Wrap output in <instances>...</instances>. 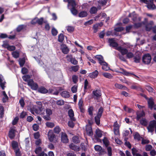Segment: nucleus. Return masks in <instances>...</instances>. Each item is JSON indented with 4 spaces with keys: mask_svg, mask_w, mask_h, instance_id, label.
I'll list each match as a JSON object with an SVG mask.
<instances>
[{
    "mask_svg": "<svg viewBox=\"0 0 156 156\" xmlns=\"http://www.w3.org/2000/svg\"><path fill=\"white\" fill-rule=\"evenodd\" d=\"M103 111V108L101 107H100L98 109L97 115L94 117L95 122L98 126H99L100 124V118L102 116Z\"/></svg>",
    "mask_w": 156,
    "mask_h": 156,
    "instance_id": "obj_1",
    "label": "nucleus"
},
{
    "mask_svg": "<svg viewBox=\"0 0 156 156\" xmlns=\"http://www.w3.org/2000/svg\"><path fill=\"white\" fill-rule=\"evenodd\" d=\"M140 1L146 4L147 7L149 9H155L156 6L153 3V0H140Z\"/></svg>",
    "mask_w": 156,
    "mask_h": 156,
    "instance_id": "obj_2",
    "label": "nucleus"
},
{
    "mask_svg": "<svg viewBox=\"0 0 156 156\" xmlns=\"http://www.w3.org/2000/svg\"><path fill=\"white\" fill-rule=\"evenodd\" d=\"M104 144L106 147H107V150L108 152V156H112V149L111 147H108L109 144V142L106 137H104L103 140Z\"/></svg>",
    "mask_w": 156,
    "mask_h": 156,
    "instance_id": "obj_3",
    "label": "nucleus"
},
{
    "mask_svg": "<svg viewBox=\"0 0 156 156\" xmlns=\"http://www.w3.org/2000/svg\"><path fill=\"white\" fill-rule=\"evenodd\" d=\"M156 133V121L155 120H153L150 122L149 125L147 127V129L148 132L152 133L154 130Z\"/></svg>",
    "mask_w": 156,
    "mask_h": 156,
    "instance_id": "obj_4",
    "label": "nucleus"
},
{
    "mask_svg": "<svg viewBox=\"0 0 156 156\" xmlns=\"http://www.w3.org/2000/svg\"><path fill=\"white\" fill-rule=\"evenodd\" d=\"M12 147L16 153V156H20L21 154L20 152V150L18 148V143L15 141H13L12 142Z\"/></svg>",
    "mask_w": 156,
    "mask_h": 156,
    "instance_id": "obj_5",
    "label": "nucleus"
},
{
    "mask_svg": "<svg viewBox=\"0 0 156 156\" xmlns=\"http://www.w3.org/2000/svg\"><path fill=\"white\" fill-rule=\"evenodd\" d=\"M46 115L43 116L44 119L46 121H50L51 119V115L52 114V110L50 108H47L45 109Z\"/></svg>",
    "mask_w": 156,
    "mask_h": 156,
    "instance_id": "obj_6",
    "label": "nucleus"
},
{
    "mask_svg": "<svg viewBox=\"0 0 156 156\" xmlns=\"http://www.w3.org/2000/svg\"><path fill=\"white\" fill-rule=\"evenodd\" d=\"M151 58L150 55L147 53L144 55L142 57V62L143 63L146 64H149L150 63Z\"/></svg>",
    "mask_w": 156,
    "mask_h": 156,
    "instance_id": "obj_7",
    "label": "nucleus"
},
{
    "mask_svg": "<svg viewBox=\"0 0 156 156\" xmlns=\"http://www.w3.org/2000/svg\"><path fill=\"white\" fill-rule=\"evenodd\" d=\"M28 85L31 87L32 90H37L38 88V84L36 83H34L33 79H30L28 81Z\"/></svg>",
    "mask_w": 156,
    "mask_h": 156,
    "instance_id": "obj_8",
    "label": "nucleus"
},
{
    "mask_svg": "<svg viewBox=\"0 0 156 156\" xmlns=\"http://www.w3.org/2000/svg\"><path fill=\"white\" fill-rule=\"evenodd\" d=\"M68 6L70 8V10H76L77 4L75 0H69Z\"/></svg>",
    "mask_w": 156,
    "mask_h": 156,
    "instance_id": "obj_9",
    "label": "nucleus"
},
{
    "mask_svg": "<svg viewBox=\"0 0 156 156\" xmlns=\"http://www.w3.org/2000/svg\"><path fill=\"white\" fill-rule=\"evenodd\" d=\"M48 140L50 142H53L56 139V136L52 130L48 131Z\"/></svg>",
    "mask_w": 156,
    "mask_h": 156,
    "instance_id": "obj_10",
    "label": "nucleus"
},
{
    "mask_svg": "<svg viewBox=\"0 0 156 156\" xmlns=\"http://www.w3.org/2000/svg\"><path fill=\"white\" fill-rule=\"evenodd\" d=\"M68 61L71 62V63L73 65H76L78 63V61L76 60L75 58H73L72 55H68L66 56Z\"/></svg>",
    "mask_w": 156,
    "mask_h": 156,
    "instance_id": "obj_11",
    "label": "nucleus"
},
{
    "mask_svg": "<svg viewBox=\"0 0 156 156\" xmlns=\"http://www.w3.org/2000/svg\"><path fill=\"white\" fill-rule=\"evenodd\" d=\"M141 54L140 53L136 52L133 57L134 62L136 63H140L141 60Z\"/></svg>",
    "mask_w": 156,
    "mask_h": 156,
    "instance_id": "obj_12",
    "label": "nucleus"
},
{
    "mask_svg": "<svg viewBox=\"0 0 156 156\" xmlns=\"http://www.w3.org/2000/svg\"><path fill=\"white\" fill-rule=\"evenodd\" d=\"M36 104L38 105L39 106H37V108H36L34 110V112L36 113H40L43 110L42 104L41 101H37L36 102Z\"/></svg>",
    "mask_w": 156,
    "mask_h": 156,
    "instance_id": "obj_13",
    "label": "nucleus"
},
{
    "mask_svg": "<svg viewBox=\"0 0 156 156\" xmlns=\"http://www.w3.org/2000/svg\"><path fill=\"white\" fill-rule=\"evenodd\" d=\"M147 103L148 108L151 110L153 108H154V99L152 97L148 98L147 100Z\"/></svg>",
    "mask_w": 156,
    "mask_h": 156,
    "instance_id": "obj_14",
    "label": "nucleus"
},
{
    "mask_svg": "<svg viewBox=\"0 0 156 156\" xmlns=\"http://www.w3.org/2000/svg\"><path fill=\"white\" fill-rule=\"evenodd\" d=\"M108 41L110 46L116 48L118 47V44L115 41L114 38H109Z\"/></svg>",
    "mask_w": 156,
    "mask_h": 156,
    "instance_id": "obj_15",
    "label": "nucleus"
},
{
    "mask_svg": "<svg viewBox=\"0 0 156 156\" xmlns=\"http://www.w3.org/2000/svg\"><path fill=\"white\" fill-rule=\"evenodd\" d=\"M116 49L120 52L122 55H126L128 51L126 48H123L120 46L118 47Z\"/></svg>",
    "mask_w": 156,
    "mask_h": 156,
    "instance_id": "obj_16",
    "label": "nucleus"
},
{
    "mask_svg": "<svg viewBox=\"0 0 156 156\" xmlns=\"http://www.w3.org/2000/svg\"><path fill=\"white\" fill-rule=\"evenodd\" d=\"M16 131V130L13 128H11L9 131L8 136L11 139H13L15 137Z\"/></svg>",
    "mask_w": 156,
    "mask_h": 156,
    "instance_id": "obj_17",
    "label": "nucleus"
},
{
    "mask_svg": "<svg viewBox=\"0 0 156 156\" xmlns=\"http://www.w3.org/2000/svg\"><path fill=\"white\" fill-rule=\"evenodd\" d=\"M61 133V141L64 143H67L69 141V140L67 134L63 132H62Z\"/></svg>",
    "mask_w": 156,
    "mask_h": 156,
    "instance_id": "obj_18",
    "label": "nucleus"
},
{
    "mask_svg": "<svg viewBox=\"0 0 156 156\" xmlns=\"http://www.w3.org/2000/svg\"><path fill=\"white\" fill-rule=\"evenodd\" d=\"M86 131L87 134L89 136H91L93 135V132L91 126L90 125H86Z\"/></svg>",
    "mask_w": 156,
    "mask_h": 156,
    "instance_id": "obj_19",
    "label": "nucleus"
},
{
    "mask_svg": "<svg viewBox=\"0 0 156 156\" xmlns=\"http://www.w3.org/2000/svg\"><path fill=\"white\" fill-rule=\"evenodd\" d=\"M136 120L138 121L141 117H143L145 116V112L144 111H142L137 112L136 113Z\"/></svg>",
    "mask_w": 156,
    "mask_h": 156,
    "instance_id": "obj_20",
    "label": "nucleus"
},
{
    "mask_svg": "<svg viewBox=\"0 0 156 156\" xmlns=\"http://www.w3.org/2000/svg\"><path fill=\"white\" fill-rule=\"evenodd\" d=\"M154 24V22L153 21H151L149 23L146 24L145 29L146 31H150L152 29V26Z\"/></svg>",
    "mask_w": 156,
    "mask_h": 156,
    "instance_id": "obj_21",
    "label": "nucleus"
},
{
    "mask_svg": "<svg viewBox=\"0 0 156 156\" xmlns=\"http://www.w3.org/2000/svg\"><path fill=\"white\" fill-rule=\"evenodd\" d=\"M68 116L70 117L71 120L76 121V119L74 117V112L72 109H70L68 111Z\"/></svg>",
    "mask_w": 156,
    "mask_h": 156,
    "instance_id": "obj_22",
    "label": "nucleus"
},
{
    "mask_svg": "<svg viewBox=\"0 0 156 156\" xmlns=\"http://www.w3.org/2000/svg\"><path fill=\"white\" fill-rule=\"evenodd\" d=\"M61 49L62 52L65 54H67L69 51V49L65 44L62 45Z\"/></svg>",
    "mask_w": 156,
    "mask_h": 156,
    "instance_id": "obj_23",
    "label": "nucleus"
},
{
    "mask_svg": "<svg viewBox=\"0 0 156 156\" xmlns=\"http://www.w3.org/2000/svg\"><path fill=\"white\" fill-rule=\"evenodd\" d=\"M37 91L41 94H46L48 92V90L44 87L41 86L38 88Z\"/></svg>",
    "mask_w": 156,
    "mask_h": 156,
    "instance_id": "obj_24",
    "label": "nucleus"
},
{
    "mask_svg": "<svg viewBox=\"0 0 156 156\" xmlns=\"http://www.w3.org/2000/svg\"><path fill=\"white\" fill-rule=\"evenodd\" d=\"M120 70L122 71V72H121V73H122V74H123L124 75H125L126 76H129L130 75H133L135 76H136V77H137V78H139V77L138 76H136L134 74H133V73H131L128 72L126 70H125L124 69H123L122 68H120Z\"/></svg>",
    "mask_w": 156,
    "mask_h": 156,
    "instance_id": "obj_25",
    "label": "nucleus"
},
{
    "mask_svg": "<svg viewBox=\"0 0 156 156\" xmlns=\"http://www.w3.org/2000/svg\"><path fill=\"white\" fill-rule=\"evenodd\" d=\"M61 96L65 98H68L70 96L69 93L67 91L65 90L61 93Z\"/></svg>",
    "mask_w": 156,
    "mask_h": 156,
    "instance_id": "obj_26",
    "label": "nucleus"
},
{
    "mask_svg": "<svg viewBox=\"0 0 156 156\" xmlns=\"http://www.w3.org/2000/svg\"><path fill=\"white\" fill-rule=\"evenodd\" d=\"M95 58L98 59L100 65H102V64L105 62L104 61L103 56L101 55H97L95 56Z\"/></svg>",
    "mask_w": 156,
    "mask_h": 156,
    "instance_id": "obj_27",
    "label": "nucleus"
},
{
    "mask_svg": "<svg viewBox=\"0 0 156 156\" xmlns=\"http://www.w3.org/2000/svg\"><path fill=\"white\" fill-rule=\"evenodd\" d=\"M98 72L97 70H95L92 73H90L89 75V76L92 78H95L98 76Z\"/></svg>",
    "mask_w": 156,
    "mask_h": 156,
    "instance_id": "obj_28",
    "label": "nucleus"
},
{
    "mask_svg": "<svg viewBox=\"0 0 156 156\" xmlns=\"http://www.w3.org/2000/svg\"><path fill=\"white\" fill-rule=\"evenodd\" d=\"M69 148L70 149L76 151H78L79 150V147L75 145L73 143H71L69 145Z\"/></svg>",
    "mask_w": 156,
    "mask_h": 156,
    "instance_id": "obj_29",
    "label": "nucleus"
},
{
    "mask_svg": "<svg viewBox=\"0 0 156 156\" xmlns=\"http://www.w3.org/2000/svg\"><path fill=\"white\" fill-rule=\"evenodd\" d=\"M101 65L103 66H102V69L105 71H107L110 69V67L108 66V64L106 62H104Z\"/></svg>",
    "mask_w": 156,
    "mask_h": 156,
    "instance_id": "obj_30",
    "label": "nucleus"
},
{
    "mask_svg": "<svg viewBox=\"0 0 156 156\" xmlns=\"http://www.w3.org/2000/svg\"><path fill=\"white\" fill-rule=\"evenodd\" d=\"M115 87L119 89H123L124 90H127V88L126 86L122 85L118 83H116L115 84Z\"/></svg>",
    "mask_w": 156,
    "mask_h": 156,
    "instance_id": "obj_31",
    "label": "nucleus"
},
{
    "mask_svg": "<svg viewBox=\"0 0 156 156\" xmlns=\"http://www.w3.org/2000/svg\"><path fill=\"white\" fill-rule=\"evenodd\" d=\"M94 95L97 97H99L101 95V91L99 90H94L92 92Z\"/></svg>",
    "mask_w": 156,
    "mask_h": 156,
    "instance_id": "obj_32",
    "label": "nucleus"
},
{
    "mask_svg": "<svg viewBox=\"0 0 156 156\" xmlns=\"http://www.w3.org/2000/svg\"><path fill=\"white\" fill-rule=\"evenodd\" d=\"M87 13L86 11H82L80 12L78 16L80 17H84L87 16Z\"/></svg>",
    "mask_w": 156,
    "mask_h": 156,
    "instance_id": "obj_33",
    "label": "nucleus"
},
{
    "mask_svg": "<svg viewBox=\"0 0 156 156\" xmlns=\"http://www.w3.org/2000/svg\"><path fill=\"white\" fill-rule=\"evenodd\" d=\"M90 6L89 4L87 3L83 4L82 5V8L83 9L88 10L90 9Z\"/></svg>",
    "mask_w": 156,
    "mask_h": 156,
    "instance_id": "obj_34",
    "label": "nucleus"
},
{
    "mask_svg": "<svg viewBox=\"0 0 156 156\" xmlns=\"http://www.w3.org/2000/svg\"><path fill=\"white\" fill-rule=\"evenodd\" d=\"M140 123L143 126H146L147 124V121L145 118H143L140 120Z\"/></svg>",
    "mask_w": 156,
    "mask_h": 156,
    "instance_id": "obj_35",
    "label": "nucleus"
},
{
    "mask_svg": "<svg viewBox=\"0 0 156 156\" xmlns=\"http://www.w3.org/2000/svg\"><path fill=\"white\" fill-rule=\"evenodd\" d=\"M73 141L75 143L78 144L80 143V140L79 137L77 136H75L73 137Z\"/></svg>",
    "mask_w": 156,
    "mask_h": 156,
    "instance_id": "obj_36",
    "label": "nucleus"
},
{
    "mask_svg": "<svg viewBox=\"0 0 156 156\" xmlns=\"http://www.w3.org/2000/svg\"><path fill=\"white\" fill-rule=\"evenodd\" d=\"M94 110V108L92 106H90L88 109L89 115L91 116L93 115V112Z\"/></svg>",
    "mask_w": 156,
    "mask_h": 156,
    "instance_id": "obj_37",
    "label": "nucleus"
},
{
    "mask_svg": "<svg viewBox=\"0 0 156 156\" xmlns=\"http://www.w3.org/2000/svg\"><path fill=\"white\" fill-rule=\"evenodd\" d=\"M144 24H145V23L144 22L135 23L134 24V27L136 28H138L141 27Z\"/></svg>",
    "mask_w": 156,
    "mask_h": 156,
    "instance_id": "obj_38",
    "label": "nucleus"
},
{
    "mask_svg": "<svg viewBox=\"0 0 156 156\" xmlns=\"http://www.w3.org/2000/svg\"><path fill=\"white\" fill-rule=\"evenodd\" d=\"M45 125L47 127L50 128L53 127L55 126V124L53 122H47L45 123Z\"/></svg>",
    "mask_w": 156,
    "mask_h": 156,
    "instance_id": "obj_39",
    "label": "nucleus"
},
{
    "mask_svg": "<svg viewBox=\"0 0 156 156\" xmlns=\"http://www.w3.org/2000/svg\"><path fill=\"white\" fill-rule=\"evenodd\" d=\"M142 138L140 136V135L137 132H136L134 136V138L135 140H137L138 141H140L141 138Z\"/></svg>",
    "mask_w": 156,
    "mask_h": 156,
    "instance_id": "obj_40",
    "label": "nucleus"
},
{
    "mask_svg": "<svg viewBox=\"0 0 156 156\" xmlns=\"http://www.w3.org/2000/svg\"><path fill=\"white\" fill-rule=\"evenodd\" d=\"M64 35L62 34H60L58 36V41L60 42H62L64 40Z\"/></svg>",
    "mask_w": 156,
    "mask_h": 156,
    "instance_id": "obj_41",
    "label": "nucleus"
},
{
    "mask_svg": "<svg viewBox=\"0 0 156 156\" xmlns=\"http://www.w3.org/2000/svg\"><path fill=\"white\" fill-rule=\"evenodd\" d=\"M2 94L4 96V97L2 99L3 102H6V101L8 99V97L5 91H3L2 92Z\"/></svg>",
    "mask_w": 156,
    "mask_h": 156,
    "instance_id": "obj_42",
    "label": "nucleus"
},
{
    "mask_svg": "<svg viewBox=\"0 0 156 156\" xmlns=\"http://www.w3.org/2000/svg\"><path fill=\"white\" fill-rule=\"evenodd\" d=\"M54 132L56 134H58L61 131V129L58 126H56L54 129Z\"/></svg>",
    "mask_w": 156,
    "mask_h": 156,
    "instance_id": "obj_43",
    "label": "nucleus"
},
{
    "mask_svg": "<svg viewBox=\"0 0 156 156\" xmlns=\"http://www.w3.org/2000/svg\"><path fill=\"white\" fill-rule=\"evenodd\" d=\"M79 68V66L78 65H76L71 66V69L74 72H76L78 71Z\"/></svg>",
    "mask_w": 156,
    "mask_h": 156,
    "instance_id": "obj_44",
    "label": "nucleus"
},
{
    "mask_svg": "<svg viewBox=\"0 0 156 156\" xmlns=\"http://www.w3.org/2000/svg\"><path fill=\"white\" fill-rule=\"evenodd\" d=\"M25 62V60L24 58L20 59L19 63L20 66L21 67H23L24 65Z\"/></svg>",
    "mask_w": 156,
    "mask_h": 156,
    "instance_id": "obj_45",
    "label": "nucleus"
},
{
    "mask_svg": "<svg viewBox=\"0 0 156 156\" xmlns=\"http://www.w3.org/2000/svg\"><path fill=\"white\" fill-rule=\"evenodd\" d=\"M23 80L25 81L28 82V81L30 80V76L29 75H24L23 77Z\"/></svg>",
    "mask_w": 156,
    "mask_h": 156,
    "instance_id": "obj_46",
    "label": "nucleus"
},
{
    "mask_svg": "<svg viewBox=\"0 0 156 156\" xmlns=\"http://www.w3.org/2000/svg\"><path fill=\"white\" fill-rule=\"evenodd\" d=\"M134 56L133 54L131 52H128L126 54V58H131L133 57Z\"/></svg>",
    "mask_w": 156,
    "mask_h": 156,
    "instance_id": "obj_47",
    "label": "nucleus"
},
{
    "mask_svg": "<svg viewBox=\"0 0 156 156\" xmlns=\"http://www.w3.org/2000/svg\"><path fill=\"white\" fill-rule=\"evenodd\" d=\"M103 75L105 77L109 78V79H112V78L113 76L110 73H105L103 74Z\"/></svg>",
    "mask_w": 156,
    "mask_h": 156,
    "instance_id": "obj_48",
    "label": "nucleus"
},
{
    "mask_svg": "<svg viewBox=\"0 0 156 156\" xmlns=\"http://www.w3.org/2000/svg\"><path fill=\"white\" fill-rule=\"evenodd\" d=\"M96 134L99 138L101 137L102 136V133L101 131L99 129H96Z\"/></svg>",
    "mask_w": 156,
    "mask_h": 156,
    "instance_id": "obj_49",
    "label": "nucleus"
},
{
    "mask_svg": "<svg viewBox=\"0 0 156 156\" xmlns=\"http://www.w3.org/2000/svg\"><path fill=\"white\" fill-rule=\"evenodd\" d=\"M66 29L69 32L71 33L74 31V28L73 27L68 26L66 27Z\"/></svg>",
    "mask_w": 156,
    "mask_h": 156,
    "instance_id": "obj_50",
    "label": "nucleus"
},
{
    "mask_svg": "<svg viewBox=\"0 0 156 156\" xmlns=\"http://www.w3.org/2000/svg\"><path fill=\"white\" fill-rule=\"evenodd\" d=\"M12 55L13 57L15 58H17L19 57V53L16 51H14L12 52Z\"/></svg>",
    "mask_w": 156,
    "mask_h": 156,
    "instance_id": "obj_51",
    "label": "nucleus"
},
{
    "mask_svg": "<svg viewBox=\"0 0 156 156\" xmlns=\"http://www.w3.org/2000/svg\"><path fill=\"white\" fill-rule=\"evenodd\" d=\"M132 153L133 156H135L137 153L138 150L135 147H133L132 149Z\"/></svg>",
    "mask_w": 156,
    "mask_h": 156,
    "instance_id": "obj_52",
    "label": "nucleus"
},
{
    "mask_svg": "<svg viewBox=\"0 0 156 156\" xmlns=\"http://www.w3.org/2000/svg\"><path fill=\"white\" fill-rule=\"evenodd\" d=\"M73 121H74L72 120L69 121L68 122V126L70 127L73 128L75 126L74 123L73 122Z\"/></svg>",
    "mask_w": 156,
    "mask_h": 156,
    "instance_id": "obj_53",
    "label": "nucleus"
},
{
    "mask_svg": "<svg viewBox=\"0 0 156 156\" xmlns=\"http://www.w3.org/2000/svg\"><path fill=\"white\" fill-rule=\"evenodd\" d=\"M42 149L41 147L39 146L38 147H37L35 149L34 152L36 154H39V152L41 151H42Z\"/></svg>",
    "mask_w": 156,
    "mask_h": 156,
    "instance_id": "obj_54",
    "label": "nucleus"
},
{
    "mask_svg": "<svg viewBox=\"0 0 156 156\" xmlns=\"http://www.w3.org/2000/svg\"><path fill=\"white\" fill-rule=\"evenodd\" d=\"M24 28V27L23 25H20L16 28V31L18 32H20Z\"/></svg>",
    "mask_w": 156,
    "mask_h": 156,
    "instance_id": "obj_55",
    "label": "nucleus"
},
{
    "mask_svg": "<svg viewBox=\"0 0 156 156\" xmlns=\"http://www.w3.org/2000/svg\"><path fill=\"white\" fill-rule=\"evenodd\" d=\"M101 147L99 145H95L94 148L96 151L99 152L101 150Z\"/></svg>",
    "mask_w": 156,
    "mask_h": 156,
    "instance_id": "obj_56",
    "label": "nucleus"
},
{
    "mask_svg": "<svg viewBox=\"0 0 156 156\" xmlns=\"http://www.w3.org/2000/svg\"><path fill=\"white\" fill-rule=\"evenodd\" d=\"M58 33L57 30L55 28H53L51 30V34H52L54 36H55L57 35Z\"/></svg>",
    "mask_w": 156,
    "mask_h": 156,
    "instance_id": "obj_57",
    "label": "nucleus"
},
{
    "mask_svg": "<svg viewBox=\"0 0 156 156\" xmlns=\"http://www.w3.org/2000/svg\"><path fill=\"white\" fill-rule=\"evenodd\" d=\"M71 91L73 93H75L77 91V86L76 85L73 86L71 88Z\"/></svg>",
    "mask_w": 156,
    "mask_h": 156,
    "instance_id": "obj_58",
    "label": "nucleus"
},
{
    "mask_svg": "<svg viewBox=\"0 0 156 156\" xmlns=\"http://www.w3.org/2000/svg\"><path fill=\"white\" fill-rule=\"evenodd\" d=\"M43 21L44 19L43 17H41L40 19L37 18V23L40 25H42Z\"/></svg>",
    "mask_w": 156,
    "mask_h": 156,
    "instance_id": "obj_59",
    "label": "nucleus"
},
{
    "mask_svg": "<svg viewBox=\"0 0 156 156\" xmlns=\"http://www.w3.org/2000/svg\"><path fill=\"white\" fill-rule=\"evenodd\" d=\"M113 130L114 133L115 135L117 136L119 135V128H114Z\"/></svg>",
    "mask_w": 156,
    "mask_h": 156,
    "instance_id": "obj_60",
    "label": "nucleus"
},
{
    "mask_svg": "<svg viewBox=\"0 0 156 156\" xmlns=\"http://www.w3.org/2000/svg\"><path fill=\"white\" fill-rule=\"evenodd\" d=\"M98 27L97 23L95 24L93 26V29L94 30V33H96L98 31Z\"/></svg>",
    "mask_w": 156,
    "mask_h": 156,
    "instance_id": "obj_61",
    "label": "nucleus"
},
{
    "mask_svg": "<svg viewBox=\"0 0 156 156\" xmlns=\"http://www.w3.org/2000/svg\"><path fill=\"white\" fill-rule=\"evenodd\" d=\"M19 118L16 117L13 120L12 124L13 125H16L18 122V120H19Z\"/></svg>",
    "mask_w": 156,
    "mask_h": 156,
    "instance_id": "obj_62",
    "label": "nucleus"
},
{
    "mask_svg": "<svg viewBox=\"0 0 156 156\" xmlns=\"http://www.w3.org/2000/svg\"><path fill=\"white\" fill-rule=\"evenodd\" d=\"M56 104L59 105H62L64 104V101L62 100H59L56 101Z\"/></svg>",
    "mask_w": 156,
    "mask_h": 156,
    "instance_id": "obj_63",
    "label": "nucleus"
},
{
    "mask_svg": "<svg viewBox=\"0 0 156 156\" xmlns=\"http://www.w3.org/2000/svg\"><path fill=\"white\" fill-rule=\"evenodd\" d=\"M73 81L74 83H76L78 81V76L76 75H74L72 76Z\"/></svg>",
    "mask_w": 156,
    "mask_h": 156,
    "instance_id": "obj_64",
    "label": "nucleus"
}]
</instances>
